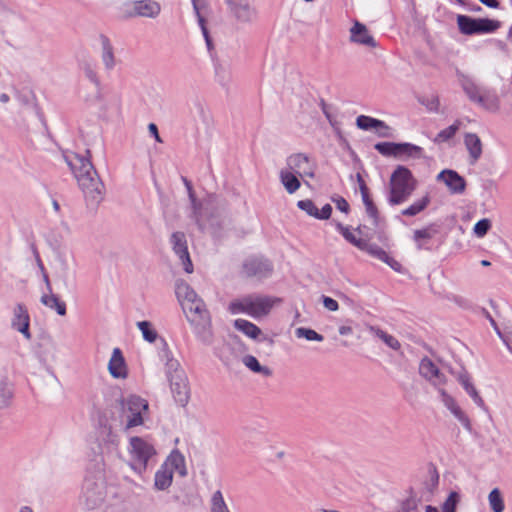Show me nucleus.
Segmentation results:
<instances>
[{"instance_id": "1", "label": "nucleus", "mask_w": 512, "mask_h": 512, "mask_svg": "<svg viewBox=\"0 0 512 512\" xmlns=\"http://www.w3.org/2000/svg\"><path fill=\"white\" fill-rule=\"evenodd\" d=\"M176 295L199 340L204 344H210L213 338L211 318L203 300L184 281L176 284Z\"/></svg>"}, {"instance_id": "2", "label": "nucleus", "mask_w": 512, "mask_h": 512, "mask_svg": "<svg viewBox=\"0 0 512 512\" xmlns=\"http://www.w3.org/2000/svg\"><path fill=\"white\" fill-rule=\"evenodd\" d=\"M86 154H75L67 158V163L72 169L86 200L91 204H99L104 196V184L90 160V151L87 150Z\"/></svg>"}, {"instance_id": "3", "label": "nucleus", "mask_w": 512, "mask_h": 512, "mask_svg": "<svg viewBox=\"0 0 512 512\" xmlns=\"http://www.w3.org/2000/svg\"><path fill=\"white\" fill-rule=\"evenodd\" d=\"M418 186L417 179L405 166L399 165L392 172L388 183L387 202L398 206L408 201Z\"/></svg>"}, {"instance_id": "4", "label": "nucleus", "mask_w": 512, "mask_h": 512, "mask_svg": "<svg viewBox=\"0 0 512 512\" xmlns=\"http://www.w3.org/2000/svg\"><path fill=\"white\" fill-rule=\"evenodd\" d=\"M174 472H177L181 477L187 475L185 457L177 449L171 451L166 460L156 471L154 476V489L157 491L167 490L172 485Z\"/></svg>"}, {"instance_id": "5", "label": "nucleus", "mask_w": 512, "mask_h": 512, "mask_svg": "<svg viewBox=\"0 0 512 512\" xmlns=\"http://www.w3.org/2000/svg\"><path fill=\"white\" fill-rule=\"evenodd\" d=\"M278 299L269 296L246 295L230 302L228 310L231 314L244 313L253 318L269 314Z\"/></svg>"}, {"instance_id": "6", "label": "nucleus", "mask_w": 512, "mask_h": 512, "mask_svg": "<svg viewBox=\"0 0 512 512\" xmlns=\"http://www.w3.org/2000/svg\"><path fill=\"white\" fill-rule=\"evenodd\" d=\"M106 485L101 475L87 477L83 484L81 502L87 510L101 508L106 499Z\"/></svg>"}, {"instance_id": "7", "label": "nucleus", "mask_w": 512, "mask_h": 512, "mask_svg": "<svg viewBox=\"0 0 512 512\" xmlns=\"http://www.w3.org/2000/svg\"><path fill=\"white\" fill-rule=\"evenodd\" d=\"M119 403L122 415L127 419L124 427L126 431L144 423V416L149 408L148 402L145 399L137 395H130L122 398Z\"/></svg>"}, {"instance_id": "8", "label": "nucleus", "mask_w": 512, "mask_h": 512, "mask_svg": "<svg viewBox=\"0 0 512 512\" xmlns=\"http://www.w3.org/2000/svg\"><path fill=\"white\" fill-rule=\"evenodd\" d=\"M129 454L132 469L142 473L146 470L149 460L156 454V450L143 438L134 436L130 438Z\"/></svg>"}, {"instance_id": "9", "label": "nucleus", "mask_w": 512, "mask_h": 512, "mask_svg": "<svg viewBox=\"0 0 512 512\" xmlns=\"http://www.w3.org/2000/svg\"><path fill=\"white\" fill-rule=\"evenodd\" d=\"M457 24L460 32L465 35L491 33L500 26V23L496 20L487 18L475 19L466 15H458Z\"/></svg>"}, {"instance_id": "10", "label": "nucleus", "mask_w": 512, "mask_h": 512, "mask_svg": "<svg viewBox=\"0 0 512 512\" xmlns=\"http://www.w3.org/2000/svg\"><path fill=\"white\" fill-rule=\"evenodd\" d=\"M161 10V4L156 0H135L130 4V9L124 12L122 18L144 17L155 19L160 15Z\"/></svg>"}, {"instance_id": "11", "label": "nucleus", "mask_w": 512, "mask_h": 512, "mask_svg": "<svg viewBox=\"0 0 512 512\" xmlns=\"http://www.w3.org/2000/svg\"><path fill=\"white\" fill-rule=\"evenodd\" d=\"M273 272L272 263L263 257L252 256L242 264V274L247 278L263 279L269 277Z\"/></svg>"}, {"instance_id": "12", "label": "nucleus", "mask_w": 512, "mask_h": 512, "mask_svg": "<svg viewBox=\"0 0 512 512\" xmlns=\"http://www.w3.org/2000/svg\"><path fill=\"white\" fill-rule=\"evenodd\" d=\"M298 175L300 178L315 176V166L310 158L304 153L291 154L286 159V168Z\"/></svg>"}, {"instance_id": "13", "label": "nucleus", "mask_w": 512, "mask_h": 512, "mask_svg": "<svg viewBox=\"0 0 512 512\" xmlns=\"http://www.w3.org/2000/svg\"><path fill=\"white\" fill-rule=\"evenodd\" d=\"M419 374L425 378L436 389L444 386L447 379L446 376L440 371L438 366L428 357L421 359L419 364Z\"/></svg>"}, {"instance_id": "14", "label": "nucleus", "mask_w": 512, "mask_h": 512, "mask_svg": "<svg viewBox=\"0 0 512 512\" xmlns=\"http://www.w3.org/2000/svg\"><path fill=\"white\" fill-rule=\"evenodd\" d=\"M158 355L160 360L164 362L167 379L175 378V375L184 373V371L181 369L179 361L174 358L173 353L164 338H160Z\"/></svg>"}, {"instance_id": "15", "label": "nucleus", "mask_w": 512, "mask_h": 512, "mask_svg": "<svg viewBox=\"0 0 512 512\" xmlns=\"http://www.w3.org/2000/svg\"><path fill=\"white\" fill-rule=\"evenodd\" d=\"M11 327L21 333L26 340H31L30 316L24 304H17L13 309Z\"/></svg>"}, {"instance_id": "16", "label": "nucleus", "mask_w": 512, "mask_h": 512, "mask_svg": "<svg viewBox=\"0 0 512 512\" xmlns=\"http://www.w3.org/2000/svg\"><path fill=\"white\" fill-rule=\"evenodd\" d=\"M171 244L175 254L181 260L185 272L192 273L193 264L189 256L185 234L182 232H174L171 235Z\"/></svg>"}, {"instance_id": "17", "label": "nucleus", "mask_w": 512, "mask_h": 512, "mask_svg": "<svg viewBox=\"0 0 512 512\" xmlns=\"http://www.w3.org/2000/svg\"><path fill=\"white\" fill-rule=\"evenodd\" d=\"M234 17L242 23L253 22L257 17L256 10L245 0H225Z\"/></svg>"}, {"instance_id": "18", "label": "nucleus", "mask_w": 512, "mask_h": 512, "mask_svg": "<svg viewBox=\"0 0 512 512\" xmlns=\"http://www.w3.org/2000/svg\"><path fill=\"white\" fill-rule=\"evenodd\" d=\"M437 390L445 407L453 414V416L463 425L466 430L471 431L472 427L470 419L459 407L456 400L443 389V386L439 387Z\"/></svg>"}, {"instance_id": "19", "label": "nucleus", "mask_w": 512, "mask_h": 512, "mask_svg": "<svg viewBox=\"0 0 512 512\" xmlns=\"http://www.w3.org/2000/svg\"><path fill=\"white\" fill-rule=\"evenodd\" d=\"M437 180L443 182L452 194H462L466 189L465 179L454 170L441 171Z\"/></svg>"}, {"instance_id": "20", "label": "nucleus", "mask_w": 512, "mask_h": 512, "mask_svg": "<svg viewBox=\"0 0 512 512\" xmlns=\"http://www.w3.org/2000/svg\"><path fill=\"white\" fill-rule=\"evenodd\" d=\"M174 399L184 406L189 400V387L185 373L175 375V378L168 379Z\"/></svg>"}, {"instance_id": "21", "label": "nucleus", "mask_w": 512, "mask_h": 512, "mask_svg": "<svg viewBox=\"0 0 512 512\" xmlns=\"http://www.w3.org/2000/svg\"><path fill=\"white\" fill-rule=\"evenodd\" d=\"M108 371L115 379H126L128 376V368L120 348H114L108 362Z\"/></svg>"}, {"instance_id": "22", "label": "nucleus", "mask_w": 512, "mask_h": 512, "mask_svg": "<svg viewBox=\"0 0 512 512\" xmlns=\"http://www.w3.org/2000/svg\"><path fill=\"white\" fill-rule=\"evenodd\" d=\"M361 251H364L368 253L370 256L386 263L389 265L393 270L400 271L402 266L401 264L396 261L394 258L390 257L386 251H384L381 247L374 243H369L367 240H365L364 245L360 249Z\"/></svg>"}, {"instance_id": "23", "label": "nucleus", "mask_w": 512, "mask_h": 512, "mask_svg": "<svg viewBox=\"0 0 512 512\" xmlns=\"http://www.w3.org/2000/svg\"><path fill=\"white\" fill-rule=\"evenodd\" d=\"M350 41L371 48L377 45L367 27L358 21H356L350 29Z\"/></svg>"}, {"instance_id": "24", "label": "nucleus", "mask_w": 512, "mask_h": 512, "mask_svg": "<svg viewBox=\"0 0 512 512\" xmlns=\"http://www.w3.org/2000/svg\"><path fill=\"white\" fill-rule=\"evenodd\" d=\"M464 144L469 153L470 163L475 164L483 152L482 142L475 133H466L464 135Z\"/></svg>"}, {"instance_id": "25", "label": "nucleus", "mask_w": 512, "mask_h": 512, "mask_svg": "<svg viewBox=\"0 0 512 512\" xmlns=\"http://www.w3.org/2000/svg\"><path fill=\"white\" fill-rule=\"evenodd\" d=\"M460 85L469 98L470 101L479 103L484 102L483 94L481 89L475 84V82L470 79L468 76L461 75L460 76Z\"/></svg>"}, {"instance_id": "26", "label": "nucleus", "mask_w": 512, "mask_h": 512, "mask_svg": "<svg viewBox=\"0 0 512 512\" xmlns=\"http://www.w3.org/2000/svg\"><path fill=\"white\" fill-rule=\"evenodd\" d=\"M459 383L462 385L464 390L467 392V394L472 398L474 403L480 407L485 408V402L478 393L477 389L475 388L474 384L471 381V377L467 372L459 373L457 377Z\"/></svg>"}, {"instance_id": "27", "label": "nucleus", "mask_w": 512, "mask_h": 512, "mask_svg": "<svg viewBox=\"0 0 512 512\" xmlns=\"http://www.w3.org/2000/svg\"><path fill=\"white\" fill-rule=\"evenodd\" d=\"M423 157V149L420 146L412 143H398L397 147V159L408 160V159H420Z\"/></svg>"}, {"instance_id": "28", "label": "nucleus", "mask_w": 512, "mask_h": 512, "mask_svg": "<svg viewBox=\"0 0 512 512\" xmlns=\"http://www.w3.org/2000/svg\"><path fill=\"white\" fill-rule=\"evenodd\" d=\"M183 180H184L185 186L188 190L189 198L192 203L193 218H194L196 224L199 226V228L201 230H204L206 228V224L204 221V214L202 212L201 203H199L197 201L191 183L186 178H184Z\"/></svg>"}, {"instance_id": "29", "label": "nucleus", "mask_w": 512, "mask_h": 512, "mask_svg": "<svg viewBox=\"0 0 512 512\" xmlns=\"http://www.w3.org/2000/svg\"><path fill=\"white\" fill-rule=\"evenodd\" d=\"M299 176L293 173L291 170L285 168L279 172V179L285 190L289 194L295 193L301 186Z\"/></svg>"}, {"instance_id": "30", "label": "nucleus", "mask_w": 512, "mask_h": 512, "mask_svg": "<svg viewBox=\"0 0 512 512\" xmlns=\"http://www.w3.org/2000/svg\"><path fill=\"white\" fill-rule=\"evenodd\" d=\"M101 59L107 70H112L116 65L113 47L106 36H101Z\"/></svg>"}, {"instance_id": "31", "label": "nucleus", "mask_w": 512, "mask_h": 512, "mask_svg": "<svg viewBox=\"0 0 512 512\" xmlns=\"http://www.w3.org/2000/svg\"><path fill=\"white\" fill-rule=\"evenodd\" d=\"M367 330L373 336L381 339L389 348L395 351H398L401 348L400 342L394 336L386 333L381 328L373 325H368Z\"/></svg>"}, {"instance_id": "32", "label": "nucleus", "mask_w": 512, "mask_h": 512, "mask_svg": "<svg viewBox=\"0 0 512 512\" xmlns=\"http://www.w3.org/2000/svg\"><path fill=\"white\" fill-rule=\"evenodd\" d=\"M41 303L57 312L60 316L66 315V304L65 302L61 301L59 297L52 292H49V294H44L41 296L40 299Z\"/></svg>"}, {"instance_id": "33", "label": "nucleus", "mask_w": 512, "mask_h": 512, "mask_svg": "<svg viewBox=\"0 0 512 512\" xmlns=\"http://www.w3.org/2000/svg\"><path fill=\"white\" fill-rule=\"evenodd\" d=\"M431 198L429 194H425L421 198L414 201L410 206L401 211V215L407 217H414L424 211L430 204Z\"/></svg>"}, {"instance_id": "34", "label": "nucleus", "mask_w": 512, "mask_h": 512, "mask_svg": "<svg viewBox=\"0 0 512 512\" xmlns=\"http://www.w3.org/2000/svg\"><path fill=\"white\" fill-rule=\"evenodd\" d=\"M234 327L252 339H256L261 334V329L258 326L245 319H236Z\"/></svg>"}, {"instance_id": "35", "label": "nucleus", "mask_w": 512, "mask_h": 512, "mask_svg": "<svg viewBox=\"0 0 512 512\" xmlns=\"http://www.w3.org/2000/svg\"><path fill=\"white\" fill-rule=\"evenodd\" d=\"M336 229L338 232L344 237V239L352 244L353 246L357 247L359 250L364 245L365 239L357 237L355 235V232L351 231L349 226H345L340 222L335 223Z\"/></svg>"}, {"instance_id": "36", "label": "nucleus", "mask_w": 512, "mask_h": 512, "mask_svg": "<svg viewBox=\"0 0 512 512\" xmlns=\"http://www.w3.org/2000/svg\"><path fill=\"white\" fill-rule=\"evenodd\" d=\"M226 203L224 200L220 199L217 195L211 194L208 195L207 198L204 200V214H209L211 217H213V212L216 210H225Z\"/></svg>"}, {"instance_id": "37", "label": "nucleus", "mask_w": 512, "mask_h": 512, "mask_svg": "<svg viewBox=\"0 0 512 512\" xmlns=\"http://www.w3.org/2000/svg\"><path fill=\"white\" fill-rule=\"evenodd\" d=\"M488 503L492 512H503L505 510L504 497L499 488H494L490 491Z\"/></svg>"}, {"instance_id": "38", "label": "nucleus", "mask_w": 512, "mask_h": 512, "mask_svg": "<svg viewBox=\"0 0 512 512\" xmlns=\"http://www.w3.org/2000/svg\"><path fill=\"white\" fill-rule=\"evenodd\" d=\"M242 361L247 368L255 373H259L267 377L272 375L271 369L267 366L260 365L257 358L252 355L244 356Z\"/></svg>"}, {"instance_id": "39", "label": "nucleus", "mask_w": 512, "mask_h": 512, "mask_svg": "<svg viewBox=\"0 0 512 512\" xmlns=\"http://www.w3.org/2000/svg\"><path fill=\"white\" fill-rule=\"evenodd\" d=\"M136 326L141 331L145 341L154 343L158 339V333L151 322L145 320L138 321Z\"/></svg>"}, {"instance_id": "40", "label": "nucleus", "mask_w": 512, "mask_h": 512, "mask_svg": "<svg viewBox=\"0 0 512 512\" xmlns=\"http://www.w3.org/2000/svg\"><path fill=\"white\" fill-rule=\"evenodd\" d=\"M356 125L361 130L369 131L377 129L378 127H384V121L370 116L360 115L356 118Z\"/></svg>"}, {"instance_id": "41", "label": "nucleus", "mask_w": 512, "mask_h": 512, "mask_svg": "<svg viewBox=\"0 0 512 512\" xmlns=\"http://www.w3.org/2000/svg\"><path fill=\"white\" fill-rule=\"evenodd\" d=\"M13 397L12 385L6 379L0 381V410L9 407Z\"/></svg>"}, {"instance_id": "42", "label": "nucleus", "mask_w": 512, "mask_h": 512, "mask_svg": "<svg viewBox=\"0 0 512 512\" xmlns=\"http://www.w3.org/2000/svg\"><path fill=\"white\" fill-rule=\"evenodd\" d=\"M99 440L106 445L108 449L118 445V436L113 432L110 426H104L99 431Z\"/></svg>"}, {"instance_id": "43", "label": "nucleus", "mask_w": 512, "mask_h": 512, "mask_svg": "<svg viewBox=\"0 0 512 512\" xmlns=\"http://www.w3.org/2000/svg\"><path fill=\"white\" fill-rule=\"evenodd\" d=\"M460 125H461V122L459 120H456L452 125L441 130L434 138V142L435 143L447 142L448 140H450L451 138L454 137V135L459 130Z\"/></svg>"}, {"instance_id": "44", "label": "nucleus", "mask_w": 512, "mask_h": 512, "mask_svg": "<svg viewBox=\"0 0 512 512\" xmlns=\"http://www.w3.org/2000/svg\"><path fill=\"white\" fill-rule=\"evenodd\" d=\"M397 147L398 143L395 142H379L374 146L381 155L394 158L397 156Z\"/></svg>"}, {"instance_id": "45", "label": "nucleus", "mask_w": 512, "mask_h": 512, "mask_svg": "<svg viewBox=\"0 0 512 512\" xmlns=\"http://www.w3.org/2000/svg\"><path fill=\"white\" fill-rule=\"evenodd\" d=\"M435 230H432L431 228H424L414 231V241L417 244V248L423 249L425 247V241L429 240L433 237L435 234Z\"/></svg>"}, {"instance_id": "46", "label": "nucleus", "mask_w": 512, "mask_h": 512, "mask_svg": "<svg viewBox=\"0 0 512 512\" xmlns=\"http://www.w3.org/2000/svg\"><path fill=\"white\" fill-rule=\"evenodd\" d=\"M211 512H230L226 505L221 491L213 493L211 498Z\"/></svg>"}, {"instance_id": "47", "label": "nucleus", "mask_w": 512, "mask_h": 512, "mask_svg": "<svg viewBox=\"0 0 512 512\" xmlns=\"http://www.w3.org/2000/svg\"><path fill=\"white\" fill-rule=\"evenodd\" d=\"M295 335L298 338H305L308 341H323L324 337L313 329L299 327L295 330Z\"/></svg>"}, {"instance_id": "48", "label": "nucleus", "mask_w": 512, "mask_h": 512, "mask_svg": "<svg viewBox=\"0 0 512 512\" xmlns=\"http://www.w3.org/2000/svg\"><path fill=\"white\" fill-rule=\"evenodd\" d=\"M363 204L367 215L371 218L373 225L377 226L379 223V212L370 196L362 198Z\"/></svg>"}, {"instance_id": "49", "label": "nucleus", "mask_w": 512, "mask_h": 512, "mask_svg": "<svg viewBox=\"0 0 512 512\" xmlns=\"http://www.w3.org/2000/svg\"><path fill=\"white\" fill-rule=\"evenodd\" d=\"M460 496L457 492L452 491L444 503L441 505L440 512H456L457 504L459 503Z\"/></svg>"}, {"instance_id": "50", "label": "nucleus", "mask_w": 512, "mask_h": 512, "mask_svg": "<svg viewBox=\"0 0 512 512\" xmlns=\"http://www.w3.org/2000/svg\"><path fill=\"white\" fill-rule=\"evenodd\" d=\"M484 102H479L478 105L490 111H497L499 109V99L496 95L483 94Z\"/></svg>"}, {"instance_id": "51", "label": "nucleus", "mask_w": 512, "mask_h": 512, "mask_svg": "<svg viewBox=\"0 0 512 512\" xmlns=\"http://www.w3.org/2000/svg\"><path fill=\"white\" fill-rule=\"evenodd\" d=\"M299 209L305 211L309 216L314 218L318 217V208L315 206L312 200L305 199L297 202Z\"/></svg>"}, {"instance_id": "52", "label": "nucleus", "mask_w": 512, "mask_h": 512, "mask_svg": "<svg viewBox=\"0 0 512 512\" xmlns=\"http://www.w3.org/2000/svg\"><path fill=\"white\" fill-rule=\"evenodd\" d=\"M491 228V221L489 219H481L474 226V233L478 237H483Z\"/></svg>"}, {"instance_id": "53", "label": "nucleus", "mask_w": 512, "mask_h": 512, "mask_svg": "<svg viewBox=\"0 0 512 512\" xmlns=\"http://www.w3.org/2000/svg\"><path fill=\"white\" fill-rule=\"evenodd\" d=\"M193 5V10L197 18H203L202 12L207 10L208 2L207 0H191Z\"/></svg>"}, {"instance_id": "54", "label": "nucleus", "mask_w": 512, "mask_h": 512, "mask_svg": "<svg viewBox=\"0 0 512 512\" xmlns=\"http://www.w3.org/2000/svg\"><path fill=\"white\" fill-rule=\"evenodd\" d=\"M34 255H35V258H36V261H37V264H38V267L40 268V270L42 271L43 273V279H44V282L46 284V287H47V290L49 292H52V288H51V284H50V280H49V277L45 271V268H44V265L41 261V258L39 256V253L36 249H34Z\"/></svg>"}, {"instance_id": "55", "label": "nucleus", "mask_w": 512, "mask_h": 512, "mask_svg": "<svg viewBox=\"0 0 512 512\" xmlns=\"http://www.w3.org/2000/svg\"><path fill=\"white\" fill-rule=\"evenodd\" d=\"M84 74L85 76L92 82L94 83L97 87L99 86V79H98V76H97V73L96 71L93 69V67H91L90 65H86L84 67Z\"/></svg>"}, {"instance_id": "56", "label": "nucleus", "mask_w": 512, "mask_h": 512, "mask_svg": "<svg viewBox=\"0 0 512 512\" xmlns=\"http://www.w3.org/2000/svg\"><path fill=\"white\" fill-rule=\"evenodd\" d=\"M322 302H323L324 307L329 311L334 312L339 309L338 302L331 297L323 296Z\"/></svg>"}, {"instance_id": "57", "label": "nucleus", "mask_w": 512, "mask_h": 512, "mask_svg": "<svg viewBox=\"0 0 512 512\" xmlns=\"http://www.w3.org/2000/svg\"><path fill=\"white\" fill-rule=\"evenodd\" d=\"M356 179H357V182H358V185H359V190H360V193H361V197L362 198H367L368 196H370L369 194V189L364 181V179L362 178V175L360 173H357L356 174Z\"/></svg>"}, {"instance_id": "58", "label": "nucleus", "mask_w": 512, "mask_h": 512, "mask_svg": "<svg viewBox=\"0 0 512 512\" xmlns=\"http://www.w3.org/2000/svg\"><path fill=\"white\" fill-rule=\"evenodd\" d=\"M197 20H198V24H199V26L201 28L202 34H203V36L205 38L206 44H207L208 48H210L212 43H211V38L209 36L208 29L206 27L205 18L204 17L203 18H197Z\"/></svg>"}, {"instance_id": "59", "label": "nucleus", "mask_w": 512, "mask_h": 512, "mask_svg": "<svg viewBox=\"0 0 512 512\" xmlns=\"http://www.w3.org/2000/svg\"><path fill=\"white\" fill-rule=\"evenodd\" d=\"M331 213H332L331 205L325 204L320 211L318 210V217H316V219H323V220L329 219L331 216Z\"/></svg>"}, {"instance_id": "60", "label": "nucleus", "mask_w": 512, "mask_h": 512, "mask_svg": "<svg viewBox=\"0 0 512 512\" xmlns=\"http://www.w3.org/2000/svg\"><path fill=\"white\" fill-rule=\"evenodd\" d=\"M379 137L389 138L392 137V128L384 122V127L375 129Z\"/></svg>"}, {"instance_id": "61", "label": "nucleus", "mask_w": 512, "mask_h": 512, "mask_svg": "<svg viewBox=\"0 0 512 512\" xmlns=\"http://www.w3.org/2000/svg\"><path fill=\"white\" fill-rule=\"evenodd\" d=\"M334 202L336 204L337 209H339L341 212L348 213L349 212V204L343 197H338L337 199H334Z\"/></svg>"}, {"instance_id": "62", "label": "nucleus", "mask_w": 512, "mask_h": 512, "mask_svg": "<svg viewBox=\"0 0 512 512\" xmlns=\"http://www.w3.org/2000/svg\"><path fill=\"white\" fill-rule=\"evenodd\" d=\"M148 130L157 142L162 143V139L159 135L158 128H157L156 124L150 123L148 125Z\"/></svg>"}, {"instance_id": "63", "label": "nucleus", "mask_w": 512, "mask_h": 512, "mask_svg": "<svg viewBox=\"0 0 512 512\" xmlns=\"http://www.w3.org/2000/svg\"><path fill=\"white\" fill-rule=\"evenodd\" d=\"M487 316H488V318H489V320H490V324L494 327V329H495L496 333L499 335V337H500V338H502V339H503V341H504V343L506 344L507 348L512 352V348H511V346H510V345L506 342V340L503 338V336H502V334H501V332H500L499 328L497 327L496 322L494 321V319H493L489 314H487Z\"/></svg>"}, {"instance_id": "64", "label": "nucleus", "mask_w": 512, "mask_h": 512, "mask_svg": "<svg viewBox=\"0 0 512 512\" xmlns=\"http://www.w3.org/2000/svg\"><path fill=\"white\" fill-rule=\"evenodd\" d=\"M338 332L341 336H347L353 333V329L350 325H341L338 328Z\"/></svg>"}]
</instances>
